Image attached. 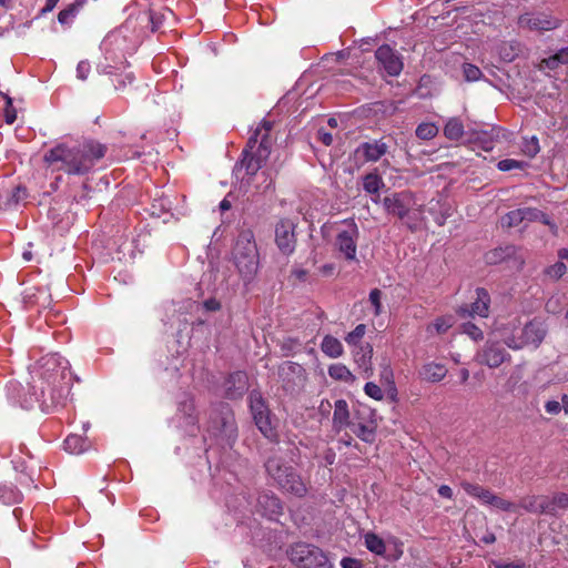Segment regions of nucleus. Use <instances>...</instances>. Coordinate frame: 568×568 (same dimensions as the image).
Instances as JSON below:
<instances>
[{
	"mask_svg": "<svg viewBox=\"0 0 568 568\" xmlns=\"http://www.w3.org/2000/svg\"><path fill=\"white\" fill-rule=\"evenodd\" d=\"M106 151V145L95 140H84L73 146L59 143L44 153L43 161L48 165L60 162L61 165L58 169L68 174L85 175L92 171L97 162L105 155Z\"/></svg>",
	"mask_w": 568,
	"mask_h": 568,
	"instance_id": "f257e3e1",
	"label": "nucleus"
},
{
	"mask_svg": "<svg viewBox=\"0 0 568 568\" xmlns=\"http://www.w3.org/2000/svg\"><path fill=\"white\" fill-rule=\"evenodd\" d=\"M263 465L266 475L278 489L296 497H304L307 494L306 484L301 475L275 449L270 450Z\"/></svg>",
	"mask_w": 568,
	"mask_h": 568,
	"instance_id": "f03ea898",
	"label": "nucleus"
},
{
	"mask_svg": "<svg viewBox=\"0 0 568 568\" xmlns=\"http://www.w3.org/2000/svg\"><path fill=\"white\" fill-rule=\"evenodd\" d=\"M233 262L245 283L254 280L258 266V251L251 230L239 233L232 251Z\"/></svg>",
	"mask_w": 568,
	"mask_h": 568,
	"instance_id": "7ed1b4c3",
	"label": "nucleus"
},
{
	"mask_svg": "<svg viewBox=\"0 0 568 568\" xmlns=\"http://www.w3.org/2000/svg\"><path fill=\"white\" fill-rule=\"evenodd\" d=\"M207 430L230 447L237 439V425L230 404L216 402L210 406Z\"/></svg>",
	"mask_w": 568,
	"mask_h": 568,
	"instance_id": "20e7f679",
	"label": "nucleus"
},
{
	"mask_svg": "<svg viewBox=\"0 0 568 568\" xmlns=\"http://www.w3.org/2000/svg\"><path fill=\"white\" fill-rule=\"evenodd\" d=\"M272 142L263 135L256 151L243 150L241 159L235 163L233 173L242 185H250L253 176L261 170L271 154Z\"/></svg>",
	"mask_w": 568,
	"mask_h": 568,
	"instance_id": "39448f33",
	"label": "nucleus"
},
{
	"mask_svg": "<svg viewBox=\"0 0 568 568\" xmlns=\"http://www.w3.org/2000/svg\"><path fill=\"white\" fill-rule=\"evenodd\" d=\"M41 367L43 369L41 373L42 378H44L49 385L58 388L60 393L63 390L69 393L72 381H79L69 369V362L58 356V354L43 357Z\"/></svg>",
	"mask_w": 568,
	"mask_h": 568,
	"instance_id": "423d86ee",
	"label": "nucleus"
},
{
	"mask_svg": "<svg viewBox=\"0 0 568 568\" xmlns=\"http://www.w3.org/2000/svg\"><path fill=\"white\" fill-rule=\"evenodd\" d=\"M415 205V196L409 191L396 192L383 199V206L386 212L403 221L412 232L417 231L416 219L412 214Z\"/></svg>",
	"mask_w": 568,
	"mask_h": 568,
	"instance_id": "0eeeda50",
	"label": "nucleus"
},
{
	"mask_svg": "<svg viewBox=\"0 0 568 568\" xmlns=\"http://www.w3.org/2000/svg\"><path fill=\"white\" fill-rule=\"evenodd\" d=\"M290 559L298 568H333L326 554L311 544L298 542L292 546Z\"/></svg>",
	"mask_w": 568,
	"mask_h": 568,
	"instance_id": "6e6552de",
	"label": "nucleus"
},
{
	"mask_svg": "<svg viewBox=\"0 0 568 568\" xmlns=\"http://www.w3.org/2000/svg\"><path fill=\"white\" fill-rule=\"evenodd\" d=\"M250 409L258 430L271 442H277L278 435L271 422V410L260 390L253 389L248 395Z\"/></svg>",
	"mask_w": 568,
	"mask_h": 568,
	"instance_id": "1a4fd4ad",
	"label": "nucleus"
},
{
	"mask_svg": "<svg viewBox=\"0 0 568 568\" xmlns=\"http://www.w3.org/2000/svg\"><path fill=\"white\" fill-rule=\"evenodd\" d=\"M525 260V251L513 244L496 247L485 254V261L487 264L496 265L506 262L509 264L510 268L516 271H520L524 267Z\"/></svg>",
	"mask_w": 568,
	"mask_h": 568,
	"instance_id": "9d476101",
	"label": "nucleus"
},
{
	"mask_svg": "<svg viewBox=\"0 0 568 568\" xmlns=\"http://www.w3.org/2000/svg\"><path fill=\"white\" fill-rule=\"evenodd\" d=\"M510 354L498 341H487L476 354V362L489 368H497L505 362H510Z\"/></svg>",
	"mask_w": 568,
	"mask_h": 568,
	"instance_id": "9b49d317",
	"label": "nucleus"
},
{
	"mask_svg": "<svg viewBox=\"0 0 568 568\" xmlns=\"http://www.w3.org/2000/svg\"><path fill=\"white\" fill-rule=\"evenodd\" d=\"M296 224L290 219H282L275 225V244L283 255H291L295 251Z\"/></svg>",
	"mask_w": 568,
	"mask_h": 568,
	"instance_id": "f8f14e48",
	"label": "nucleus"
},
{
	"mask_svg": "<svg viewBox=\"0 0 568 568\" xmlns=\"http://www.w3.org/2000/svg\"><path fill=\"white\" fill-rule=\"evenodd\" d=\"M358 227L352 221L347 223V227L337 233L335 247L342 253L347 261L356 260V241L358 239Z\"/></svg>",
	"mask_w": 568,
	"mask_h": 568,
	"instance_id": "ddd939ff",
	"label": "nucleus"
},
{
	"mask_svg": "<svg viewBox=\"0 0 568 568\" xmlns=\"http://www.w3.org/2000/svg\"><path fill=\"white\" fill-rule=\"evenodd\" d=\"M248 376L243 371L230 373L223 382V396L231 400L240 399L248 390Z\"/></svg>",
	"mask_w": 568,
	"mask_h": 568,
	"instance_id": "4468645a",
	"label": "nucleus"
},
{
	"mask_svg": "<svg viewBox=\"0 0 568 568\" xmlns=\"http://www.w3.org/2000/svg\"><path fill=\"white\" fill-rule=\"evenodd\" d=\"M278 376L286 392H295L305 381V369L294 362H286L278 368Z\"/></svg>",
	"mask_w": 568,
	"mask_h": 568,
	"instance_id": "2eb2a0df",
	"label": "nucleus"
},
{
	"mask_svg": "<svg viewBox=\"0 0 568 568\" xmlns=\"http://www.w3.org/2000/svg\"><path fill=\"white\" fill-rule=\"evenodd\" d=\"M375 58L390 77H397L404 68L402 57L388 44L381 45L375 51Z\"/></svg>",
	"mask_w": 568,
	"mask_h": 568,
	"instance_id": "dca6fc26",
	"label": "nucleus"
},
{
	"mask_svg": "<svg viewBox=\"0 0 568 568\" xmlns=\"http://www.w3.org/2000/svg\"><path fill=\"white\" fill-rule=\"evenodd\" d=\"M489 303H490V296L487 292V290L483 287H478L476 290V300L470 304H465L460 306L457 311L460 317H474L475 315H478L480 317H487L488 316V310H489Z\"/></svg>",
	"mask_w": 568,
	"mask_h": 568,
	"instance_id": "f3484780",
	"label": "nucleus"
},
{
	"mask_svg": "<svg viewBox=\"0 0 568 568\" xmlns=\"http://www.w3.org/2000/svg\"><path fill=\"white\" fill-rule=\"evenodd\" d=\"M520 28L529 30L547 31L558 28L559 20L545 13H524L518 18Z\"/></svg>",
	"mask_w": 568,
	"mask_h": 568,
	"instance_id": "a211bd4d",
	"label": "nucleus"
},
{
	"mask_svg": "<svg viewBox=\"0 0 568 568\" xmlns=\"http://www.w3.org/2000/svg\"><path fill=\"white\" fill-rule=\"evenodd\" d=\"M257 509L271 520H277L283 514V503L271 491L261 493L257 497Z\"/></svg>",
	"mask_w": 568,
	"mask_h": 568,
	"instance_id": "6ab92c4d",
	"label": "nucleus"
},
{
	"mask_svg": "<svg viewBox=\"0 0 568 568\" xmlns=\"http://www.w3.org/2000/svg\"><path fill=\"white\" fill-rule=\"evenodd\" d=\"M178 414L184 419L185 425L191 427V433L197 429L199 422L195 413L194 397L190 393H182L178 399Z\"/></svg>",
	"mask_w": 568,
	"mask_h": 568,
	"instance_id": "aec40b11",
	"label": "nucleus"
},
{
	"mask_svg": "<svg viewBox=\"0 0 568 568\" xmlns=\"http://www.w3.org/2000/svg\"><path fill=\"white\" fill-rule=\"evenodd\" d=\"M499 130L491 128L488 130L468 129L467 143L475 144L484 151H491L494 149L495 140L498 138Z\"/></svg>",
	"mask_w": 568,
	"mask_h": 568,
	"instance_id": "412c9836",
	"label": "nucleus"
},
{
	"mask_svg": "<svg viewBox=\"0 0 568 568\" xmlns=\"http://www.w3.org/2000/svg\"><path fill=\"white\" fill-rule=\"evenodd\" d=\"M546 328L540 321L532 320L528 322L521 329L520 336L525 345L532 344L538 347L546 336Z\"/></svg>",
	"mask_w": 568,
	"mask_h": 568,
	"instance_id": "4be33fe9",
	"label": "nucleus"
},
{
	"mask_svg": "<svg viewBox=\"0 0 568 568\" xmlns=\"http://www.w3.org/2000/svg\"><path fill=\"white\" fill-rule=\"evenodd\" d=\"M447 372L448 371L444 364L430 362L424 364L419 368L418 376L420 379L426 381L428 383H438L442 379H444Z\"/></svg>",
	"mask_w": 568,
	"mask_h": 568,
	"instance_id": "5701e85b",
	"label": "nucleus"
},
{
	"mask_svg": "<svg viewBox=\"0 0 568 568\" xmlns=\"http://www.w3.org/2000/svg\"><path fill=\"white\" fill-rule=\"evenodd\" d=\"M387 144L382 140H376L374 142H364L362 143L357 152H362L366 161H378L383 155L387 152Z\"/></svg>",
	"mask_w": 568,
	"mask_h": 568,
	"instance_id": "b1692460",
	"label": "nucleus"
},
{
	"mask_svg": "<svg viewBox=\"0 0 568 568\" xmlns=\"http://www.w3.org/2000/svg\"><path fill=\"white\" fill-rule=\"evenodd\" d=\"M568 509V494L555 493L551 497L546 496V515L558 517L559 510Z\"/></svg>",
	"mask_w": 568,
	"mask_h": 568,
	"instance_id": "393cba45",
	"label": "nucleus"
},
{
	"mask_svg": "<svg viewBox=\"0 0 568 568\" xmlns=\"http://www.w3.org/2000/svg\"><path fill=\"white\" fill-rule=\"evenodd\" d=\"M334 428L341 430L343 427L351 426L348 405L345 399H337L334 405L333 414Z\"/></svg>",
	"mask_w": 568,
	"mask_h": 568,
	"instance_id": "a878e982",
	"label": "nucleus"
},
{
	"mask_svg": "<svg viewBox=\"0 0 568 568\" xmlns=\"http://www.w3.org/2000/svg\"><path fill=\"white\" fill-rule=\"evenodd\" d=\"M517 507L525 509L528 513L545 514L546 510V496H526L523 497Z\"/></svg>",
	"mask_w": 568,
	"mask_h": 568,
	"instance_id": "bb28decb",
	"label": "nucleus"
},
{
	"mask_svg": "<svg viewBox=\"0 0 568 568\" xmlns=\"http://www.w3.org/2000/svg\"><path fill=\"white\" fill-rule=\"evenodd\" d=\"M462 487L469 496L478 498L484 504L491 505L493 498L495 496V494L491 490L480 485L466 481L462 484Z\"/></svg>",
	"mask_w": 568,
	"mask_h": 568,
	"instance_id": "cd10ccee",
	"label": "nucleus"
},
{
	"mask_svg": "<svg viewBox=\"0 0 568 568\" xmlns=\"http://www.w3.org/2000/svg\"><path fill=\"white\" fill-rule=\"evenodd\" d=\"M90 446L88 438L77 434L69 435L64 440V449L71 454H80L85 452Z\"/></svg>",
	"mask_w": 568,
	"mask_h": 568,
	"instance_id": "c85d7f7f",
	"label": "nucleus"
},
{
	"mask_svg": "<svg viewBox=\"0 0 568 568\" xmlns=\"http://www.w3.org/2000/svg\"><path fill=\"white\" fill-rule=\"evenodd\" d=\"M321 349L324 354L332 358L339 357L343 354L342 343L332 335H326L323 338Z\"/></svg>",
	"mask_w": 568,
	"mask_h": 568,
	"instance_id": "c756f323",
	"label": "nucleus"
},
{
	"mask_svg": "<svg viewBox=\"0 0 568 568\" xmlns=\"http://www.w3.org/2000/svg\"><path fill=\"white\" fill-rule=\"evenodd\" d=\"M18 400L20 406L26 409H30L34 406L36 403L40 400L39 395L34 390V386L28 385L27 387H22L18 390Z\"/></svg>",
	"mask_w": 568,
	"mask_h": 568,
	"instance_id": "7c9ffc66",
	"label": "nucleus"
},
{
	"mask_svg": "<svg viewBox=\"0 0 568 568\" xmlns=\"http://www.w3.org/2000/svg\"><path fill=\"white\" fill-rule=\"evenodd\" d=\"M384 181L377 171L369 172L363 176V189L369 194H377L384 186Z\"/></svg>",
	"mask_w": 568,
	"mask_h": 568,
	"instance_id": "2f4dec72",
	"label": "nucleus"
},
{
	"mask_svg": "<svg viewBox=\"0 0 568 568\" xmlns=\"http://www.w3.org/2000/svg\"><path fill=\"white\" fill-rule=\"evenodd\" d=\"M465 133L464 124L458 118L449 119L444 126L445 136L453 141L459 140Z\"/></svg>",
	"mask_w": 568,
	"mask_h": 568,
	"instance_id": "473e14b6",
	"label": "nucleus"
},
{
	"mask_svg": "<svg viewBox=\"0 0 568 568\" xmlns=\"http://www.w3.org/2000/svg\"><path fill=\"white\" fill-rule=\"evenodd\" d=\"M372 357H373V347L371 344L366 343L365 345L359 347V351L355 354V361L359 365V367L364 368L365 372L372 371Z\"/></svg>",
	"mask_w": 568,
	"mask_h": 568,
	"instance_id": "72a5a7b5",
	"label": "nucleus"
},
{
	"mask_svg": "<svg viewBox=\"0 0 568 568\" xmlns=\"http://www.w3.org/2000/svg\"><path fill=\"white\" fill-rule=\"evenodd\" d=\"M568 63V47L560 49L557 53L550 55L541 61V65L549 69L556 70L560 64Z\"/></svg>",
	"mask_w": 568,
	"mask_h": 568,
	"instance_id": "f704fd0d",
	"label": "nucleus"
},
{
	"mask_svg": "<svg viewBox=\"0 0 568 568\" xmlns=\"http://www.w3.org/2000/svg\"><path fill=\"white\" fill-rule=\"evenodd\" d=\"M328 375L336 381L352 383L355 381V376L351 371L343 364H333L328 367Z\"/></svg>",
	"mask_w": 568,
	"mask_h": 568,
	"instance_id": "c9c22d12",
	"label": "nucleus"
},
{
	"mask_svg": "<svg viewBox=\"0 0 568 568\" xmlns=\"http://www.w3.org/2000/svg\"><path fill=\"white\" fill-rule=\"evenodd\" d=\"M85 0H75L69 4L65 9L61 10L58 14V21L61 24H68L78 14L79 10L84 4Z\"/></svg>",
	"mask_w": 568,
	"mask_h": 568,
	"instance_id": "e433bc0d",
	"label": "nucleus"
},
{
	"mask_svg": "<svg viewBox=\"0 0 568 568\" xmlns=\"http://www.w3.org/2000/svg\"><path fill=\"white\" fill-rule=\"evenodd\" d=\"M365 545L369 551L376 555L384 556L386 554V545L384 540L373 532L365 535Z\"/></svg>",
	"mask_w": 568,
	"mask_h": 568,
	"instance_id": "4c0bfd02",
	"label": "nucleus"
},
{
	"mask_svg": "<svg viewBox=\"0 0 568 568\" xmlns=\"http://www.w3.org/2000/svg\"><path fill=\"white\" fill-rule=\"evenodd\" d=\"M524 221L534 222L540 221L544 224H549L547 214L535 207H520Z\"/></svg>",
	"mask_w": 568,
	"mask_h": 568,
	"instance_id": "58836bf2",
	"label": "nucleus"
},
{
	"mask_svg": "<svg viewBox=\"0 0 568 568\" xmlns=\"http://www.w3.org/2000/svg\"><path fill=\"white\" fill-rule=\"evenodd\" d=\"M353 433L363 442L372 444L375 440V429L365 424L352 425Z\"/></svg>",
	"mask_w": 568,
	"mask_h": 568,
	"instance_id": "ea45409f",
	"label": "nucleus"
},
{
	"mask_svg": "<svg viewBox=\"0 0 568 568\" xmlns=\"http://www.w3.org/2000/svg\"><path fill=\"white\" fill-rule=\"evenodd\" d=\"M524 222L521 209L508 212L501 217V225L504 227H515Z\"/></svg>",
	"mask_w": 568,
	"mask_h": 568,
	"instance_id": "a19ab883",
	"label": "nucleus"
},
{
	"mask_svg": "<svg viewBox=\"0 0 568 568\" xmlns=\"http://www.w3.org/2000/svg\"><path fill=\"white\" fill-rule=\"evenodd\" d=\"M438 133V129L433 123H422L416 129V136L422 140H430Z\"/></svg>",
	"mask_w": 568,
	"mask_h": 568,
	"instance_id": "79ce46f5",
	"label": "nucleus"
},
{
	"mask_svg": "<svg viewBox=\"0 0 568 568\" xmlns=\"http://www.w3.org/2000/svg\"><path fill=\"white\" fill-rule=\"evenodd\" d=\"M0 499L4 504L18 503L20 500V493L13 487L2 486L0 487Z\"/></svg>",
	"mask_w": 568,
	"mask_h": 568,
	"instance_id": "37998d69",
	"label": "nucleus"
},
{
	"mask_svg": "<svg viewBox=\"0 0 568 568\" xmlns=\"http://www.w3.org/2000/svg\"><path fill=\"white\" fill-rule=\"evenodd\" d=\"M366 326L358 324L351 333L347 334L345 341L348 345H357L365 334Z\"/></svg>",
	"mask_w": 568,
	"mask_h": 568,
	"instance_id": "c03bdc74",
	"label": "nucleus"
},
{
	"mask_svg": "<svg viewBox=\"0 0 568 568\" xmlns=\"http://www.w3.org/2000/svg\"><path fill=\"white\" fill-rule=\"evenodd\" d=\"M381 381L386 383L387 385L394 384V375L393 369L390 367V363L387 358H383V362L381 363Z\"/></svg>",
	"mask_w": 568,
	"mask_h": 568,
	"instance_id": "a18cd8bd",
	"label": "nucleus"
},
{
	"mask_svg": "<svg viewBox=\"0 0 568 568\" xmlns=\"http://www.w3.org/2000/svg\"><path fill=\"white\" fill-rule=\"evenodd\" d=\"M463 73L467 81H477L483 74L480 69L471 63L463 64Z\"/></svg>",
	"mask_w": 568,
	"mask_h": 568,
	"instance_id": "49530a36",
	"label": "nucleus"
},
{
	"mask_svg": "<svg viewBox=\"0 0 568 568\" xmlns=\"http://www.w3.org/2000/svg\"><path fill=\"white\" fill-rule=\"evenodd\" d=\"M0 94L6 100V109H4L6 122L8 124H12L16 121V119H17V111L13 108L12 99L8 94L1 93V92H0Z\"/></svg>",
	"mask_w": 568,
	"mask_h": 568,
	"instance_id": "de8ad7c7",
	"label": "nucleus"
},
{
	"mask_svg": "<svg viewBox=\"0 0 568 568\" xmlns=\"http://www.w3.org/2000/svg\"><path fill=\"white\" fill-rule=\"evenodd\" d=\"M526 165L527 164L525 162L513 160V159L500 160L497 163V168L503 172H507V171H510L514 169H524Z\"/></svg>",
	"mask_w": 568,
	"mask_h": 568,
	"instance_id": "09e8293b",
	"label": "nucleus"
},
{
	"mask_svg": "<svg viewBox=\"0 0 568 568\" xmlns=\"http://www.w3.org/2000/svg\"><path fill=\"white\" fill-rule=\"evenodd\" d=\"M567 271V266L564 262H556L554 265L548 266L545 270V273L550 277L558 280Z\"/></svg>",
	"mask_w": 568,
	"mask_h": 568,
	"instance_id": "8fccbe9b",
	"label": "nucleus"
},
{
	"mask_svg": "<svg viewBox=\"0 0 568 568\" xmlns=\"http://www.w3.org/2000/svg\"><path fill=\"white\" fill-rule=\"evenodd\" d=\"M491 506H494L500 510H504V511H515L517 509V505H515L514 503H510L497 495L494 496Z\"/></svg>",
	"mask_w": 568,
	"mask_h": 568,
	"instance_id": "3c124183",
	"label": "nucleus"
},
{
	"mask_svg": "<svg viewBox=\"0 0 568 568\" xmlns=\"http://www.w3.org/2000/svg\"><path fill=\"white\" fill-rule=\"evenodd\" d=\"M24 199H27V189L24 186L18 185L12 190L10 197L8 199V204L17 205Z\"/></svg>",
	"mask_w": 568,
	"mask_h": 568,
	"instance_id": "603ef678",
	"label": "nucleus"
},
{
	"mask_svg": "<svg viewBox=\"0 0 568 568\" xmlns=\"http://www.w3.org/2000/svg\"><path fill=\"white\" fill-rule=\"evenodd\" d=\"M539 142L536 136H532L529 141H526L524 144V153L529 158H534L539 152Z\"/></svg>",
	"mask_w": 568,
	"mask_h": 568,
	"instance_id": "864d4df0",
	"label": "nucleus"
},
{
	"mask_svg": "<svg viewBox=\"0 0 568 568\" xmlns=\"http://www.w3.org/2000/svg\"><path fill=\"white\" fill-rule=\"evenodd\" d=\"M381 298H382V291L381 290L374 288V290L371 291V293H369V302L374 306V314L375 315H379L382 313Z\"/></svg>",
	"mask_w": 568,
	"mask_h": 568,
	"instance_id": "5fc2aeb1",
	"label": "nucleus"
},
{
	"mask_svg": "<svg viewBox=\"0 0 568 568\" xmlns=\"http://www.w3.org/2000/svg\"><path fill=\"white\" fill-rule=\"evenodd\" d=\"M364 390H365L366 395H368L369 397H372L374 399L379 400L383 398L382 388L373 382L366 383Z\"/></svg>",
	"mask_w": 568,
	"mask_h": 568,
	"instance_id": "6e6d98bb",
	"label": "nucleus"
},
{
	"mask_svg": "<svg viewBox=\"0 0 568 568\" xmlns=\"http://www.w3.org/2000/svg\"><path fill=\"white\" fill-rule=\"evenodd\" d=\"M464 332L468 334L473 339L478 341L483 338V332L479 327L474 325L473 323L464 324Z\"/></svg>",
	"mask_w": 568,
	"mask_h": 568,
	"instance_id": "4d7b16f0",
	"label": "nucleus"
},
{
	"mask_svg": "<svg viewBox=\"0 0 568 568\" xmlns=\"http://www.w3.org/2000/svg\"><path fill=\"white\" fill-rule=\"evenodd\" d=\"M301 343L296 338L286 337L283 339L281 344V349L285 353V355H288L291 352H293L297 346H300Z\"/></svg>",
	"mask_w": 568,
	"mask_h": 568,
	"instance_id": "13d9d810",
	"label": "nucleus"
},
{
	"mask_svg": "<svg viewBox=\"0 0 568 568\" xmlns=\"http://www.w3.org/2000/svg\"><path fill=\"white\" fill-rule=\"evenodd\" d=\"M261 141V129H256L253 135L248 139L244 150L256 151Z\"/></svg>",
	"mask_w": 568,
	"mask_h": 568,
	"instance_id": "bf43d9fd",
	"label": "nucleus"
},
{
	"mask_svg": "<svg viewBox=\"0 0 568 568\" xmlns=\"http://www.w3.org/2000/svg\"><path fill=\"white\" fill-rule=\"evenodd\" d=\"M505 344L511 349H521L523 347L526 346L520 335L518 337H516V336L507 337L505 339Z\"/></svg>",
	"mask_w": 568,
	"mask_h": 568,
	"instance_id": "052dcab7",
	"label": "nucleus"
},
{
	"mask_svg": "<svg viewBox=\"0 0 568 568\" xmlns=\"http://www.w3.org/2000/svg\"><path fill=\"white\" fill-rule=\"evenodd\" d=\"M90 63L88 61H80L77 67V75L80 80H85L90 72Z\"/></svg>",
	"mask_w": 568,
	"mask_h": 568,
	"instance_id": "680f3d73",
	"label": "nucleus"
},
{
	"mask_svg": "<svg viewBox=\"0 0 568 568\" xmlns=\"http://www.w3.org/2000/svg\"><path fill=\"white\" fill-rule=\"evenodd\" d=\"M343 568H363L361 560L352 557H344L341 561Z\"/></svg>",
	"mask_w": 568,
	"mask_h": 568,
	"instance_id": "e2e57ef3",
	"label": "nucleus"
},
{
	"mask_svg": "<svg viewBox=\"0 0 568 568\" xmlns=\"http://www.w3.org/2000/svg\"><path fill=\"white\" fill-rule=\"evenodd\" d=\"M545 409L550 415H558L561 412V405L558 400H548L545 404Z\"/></svg>",
	"mask_w": 568,
	"mask_h": 568,
	"instance_id": "0e129e2a",
	"label": "nucleus"
},
{
	"mask_svg": "<svg viewBox=\"0 0 568 568\" xmlns=\"http://www.w3.org/2000/svg\"><path fill=\"white\" fill-rule=\"evenodd\" d=\"M317 138L326 146H329L333 143L332 134L324 129H320L317 131Z\"/></svg>",
	"mask_w": 568,
	"mask_h": 568,
	"instance_id": "69168bd1",
	"label": "nucleus"
},
{
	"mask_svg": "<svg viewBox=\"0 0 568 568\" xmlns=\"http://www.w3.org/2000/svg\"><path fill=\"white\" fill-rule=\"evenodd\" d=\"M203 306L209 312H216L221 308V303L215 298L204 301Z\"/></svg>",
	"mask_w": 568,
	"mask_h": 568,
	"instance_id": "338daca9",
	"label": "nucleus"
},
{
	"mask_svg": "<svg viewBox=\"0 0 568 568\" xmlns=\"http://www.w3.org/2000/svg\"><path fill=\"white\" fill-rule=\"evenodd\" d=\"M273 128V123L271 121H266V120H263L261 126L258 129H261V138L263 135H266L267 139L270 140V131L272 130Z\"/></svg>",
	"mask_w": 568,
	"mask_h": 568,
	"instance_id": "774afa93",
	"label": "nucleus"
}]
</instances>
